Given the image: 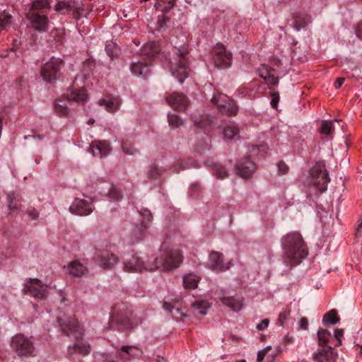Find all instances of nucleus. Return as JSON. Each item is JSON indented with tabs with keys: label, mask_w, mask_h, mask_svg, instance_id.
I'll use <instances>...</instances> for the list:
<instances>
[{
	"label": "nucleus",
	"mask_w": 362,
	"mask_h": 362,
	"mask_svg": "<svg viewBox=\"0 0 362 362\" xmlns=\"http://www.w3.org/2000/svg\"><path fill=\"white\" fill-rule=\"evenodd\" d=\"M279 172L281 175H285L288 171V165L284 162H279L277 165Z\"/></svg>",
	"instance_id": "nucleus-52"
},
{
	"label": "nucleus",
	"mask_w": 362,
	"mask_h": 362,
	"mask_svg": "<svg viewBox=\"0 0 362 362\" xmlns=\"http://www.w3.org/2000/svg\"><path fill=\"white\" fill-rule=\"evenodd\" d=\"M209 307H210V303L208 301L204 300H196L192 304L193 310L195 312H197V313L201 314V315H206V310H207V309L209 308Z\"/></svg>",
	"instance_id": "nucleus-36"
},
{
	"label": "nucleus",
	"mask_w": 362,
	"mask_h": 362,
	"mask_svg": "<svg viewBox=\"0 0 362 362\" xmlns=\"http://www.w3.org/2000/svg\"><path fill=\"white\" fill-rule=\"evenodd\" d=\"M90 352V346L89 344L83 339H76L73 346L68 347V355L70 358L74 359L76 354L81 356H86Z\"/></svg>",
	"instance_id": "nucleus-20"
},
{
	"label": "nucleus",
	"mask_w": 362,
	"mask_h": 362,
	"mask_svg": "<svg viewBox=\"0 0 362 362\" xmlns=\"http://www.w3.org/2000/svg\"><path fill=\"white\" fill-rule=\"evenodd\" d=\"M33 28L40 32H45L48 30L49 19L47 15L33 11L26 14Z\"/></svg>",
	"instance_id": "nucleus-16"
},
{
	"label": "nucleus",
	"mask_w": 362,
	"mask_h": 362,
	"mask_svg": "<svg viewBox=\"0 0 362 362\" xmlns=\"http://www.w3.org/2000/svg\"><path fill=\"white\" fill-rule=\"evenodd\" d=\"M47 284H43L38 279H30L27 281L24 290L27 294L37 299H43L47 297L48 291Z\"/></svg>",
	"instance_id": "nucleus-12"
},
{
	"label": "nucleus",
	"mask_w": 362,
	"mask_h": 362,
	"mask_svg": "<svg viewBox=\"0 0 362 362\" xmlns=\"http://www.w3.org/2000/svg\"><path fill=\"white\" fill-rule=\"evenodd\" d=\"M160 48L156 42H148L146 43L141 49V54L148 58H153L159 54Z\"/></svg>",
	"instance_id": "nucleus-32"
},
{
	"label": "nucleus",
	"mask_w": 362,
	"mask_h": 362,
	"mask_svg": "<svg viewBox=\"0 0 362 362\" xmlns=\"http://www.w3.org/2000/svg\"><path fill=\"white\" fill-rule=\"evenodd\" d=\"M267 149V147L264 145L259 146H252L250 149V152L251 153V156L262 157L266 153Z\"/></svg>",
	"instance_id": "nucleus-46"
},
{
	"label": "nucleus",
	"mask_w": 362,
	"mask_h": 362,
	"mask_svg": "<svg viewBox=\"0 0 362 362\" xmlns=\"http://www.w3.org/2000/svg\"><path fill=\"white\" fill-rule=\"evenodd\" d=\"M26 214H28V217L32 220H35L39 215L37 211L35 208L31 206L27 209Z\"/></svg>",
	"instance_id": "nucleus-50"
},
{
	"label": "nucleus",
	"mask_w": 362,
	"mask_h": 362,
	"mask_svg": "<svg viewBox=\"0 0 362 362\" xmlns=\"http://www.w3.org/2000/svg\"><path fill=\"white\" fill-rule=\"evenodd\" d=\"M93 210L91 199H83L76 198L69 206V211L71 214L78 216H88Z\"/></svg>",
	"instance_id": "nucleus-15"
},
{
	"label": "nucleus",
	"mask_w": 362,
	"mask_h": 362,
	"mask_svg": "<svg viewBox=\"0 0 362 362\" xmlns=\"http://www.w3.org/2000/svg\"><path fill=\"white\" fill-rule=\"evenodd\" d=\"M311 181L320 192L327 190L329 178L325 165L322 162H317L310 170Z\"/></svg>",
	"instance_id": "nucleus-10"
},
{
	"label": "nucleus",
	"mask_w": 362,
	"mask_h": 362,
	"mask_svg": "<svg viewBox=\"0 0 362 362\" xmlns=\"http://www.w3.org/2000/svg\"><path fill=\"white\" fill-rule=\"evenodd\" d=\"M79 1L81 2V1L74 0L71 3L66 1H59L56 4L54 9L62 14H65L71 10H74L76 18H79L83 11L82 7L79 5Z\"/></svg>",
	"instance_id": "nucleus-18"
},
{
	"label": "nucleus",
	"mask_w": 362,
	"mask_h": 362,
	"mask_svg": "<svg viewBox=\"0 0 362 362\" xmlns=\"http://www.w3.org/2000/svg\"><path fill=\"white\" fill-rule=\"evenodd\" d=\"M183 261L181 251L177 248L163 245L160 250L159 256L155 257L151 263L150 269L155 271L160 269L168 272L180 266Z\"/></svg>",
	"instance_id": "nucleus-2"
},
{
	"label": "nucleus",
	"mask_w": 362,
	"mask_h": 362,
	"mask_svg": "<svg viewBox=\"0 0 362 362\" xmlns=\"http://www.w3.org/2000/svg\"><path fill=\"white\" fill-rule=\"evenodd\" d=\"M130 71L135 76L142 77L146 79L151 73V66L146 61H138L131 64Z\"/></svg>",
	"instance_id": "nucleus-21"
},
{
	"label": "nucleus",
	"mask_w": 362,
	"mask_h": 362,
	"mask_svg": "<svg viewBox=\"0 0 362 362\" xmlns=\"http://www.w3.org/2000/svg\"><path fill=\"white\" fill-rule=\"evenodd\" d=\"M64 269L66 273L75 277L84 276L88 272V268L78 260L69 262L64 267Z\"/></svg>",
	"instance_id": "nucleus-25"
},
{
	"label": "nucleus",
	"mask_w": 362,
	"mask_h": 362,
	"mask_svg": "<svg viewBox=\"0 0 362 362\" xmlns=\"http://www.w3.org/2000/svg\"><path fill=\"white\" fill-rule=\"evenodd\" d=\"M211 168H212L214 175L219 179H223L228 177V174L225 168L219 163H211Z\"/></svg>",
	"instance_id": "nucleus-41"
},
{
	"label": "nucleus",
	"mask_w": 362,
	"mask_h": 362,
	"mask_svg": "<svg viewBox=\"0 0 362 362\" xmlns=\"http://www.w3.org/2000/svg\"><path fill=\"white\" fill-rule=\"evenodd\" d=\"M285 262L290 266L300 264L308 255V249L301 235L298 232H291L281 239Z\"/></svg>",
	"instance_id": "nucleus-1"
},
{
	"label": "nucleus",
	"mask_w": 362,
	"mask_h": 362,
	"mask_svg": "<svg viewBox=\"0 0 362 362\" xmlns=\"http://www.w3.org/2000/svg\"><path fill=\"white\" fill-rule=\"evenodd\" d=\"M93 122H94V119H90L88 121V124H93Z\"/></svg>",
	"instance_id": "nucleus-64"
},
{
	"label": "nucleus",
	"mask_w": 362,
	"mask_h": 362,
	"mask_svg": "<svg viewBox=\"0 0 362 362\" xmlns=\"http://www.w3.org/2000/svg\"><path fill=\"white\" fill-rule=\"evenodd\" d=\"M122 148L127 155H135L138 153V150L132 146V142L128 139L122 141Z\"/></svg>",
	"instance_id": "nucleus-43"
},
{
	"label": "nucleus",
	"mask_w": 362,
	"mask_h": 362,
	"mask_svg": "<svg viewBox=\"0 0 362 362\" xmlns=\"http://www.w3.org/2000/svg\"><path fill=\"white\" fill-rule=\"evenodd\" d=\"M289 315H290V312L288 310L282 311L279 315V322L281 325H284V321L289 317Z\"/></svg>",
	"instance_id": "nucleus-53"
},
{
	"label": "nucleus",
	"mask_w": 362,
	"mask_h": 362,
	"mask_svg": "<svg viewBox=\"0 0 362 362\" xmlns=\"http://www.w3.org/2000/svg\"><path fill=\"white\" fill-rule=\"evenodd\" d=\"M90 151L95 157L103 158L110 153L111 148L106 141H94L90 144Z\"/></svg>",
	"instance_id": "nucleus-24"
},
{
	"label": "nucleus",
	"mask_w": 362,
	"mask_h": 362,
	"mask_svg": "<svg viewBox=\"0 0 362 362\" xmlns=\"http://www.w3.org/2000/svg\"><path fill=\"white\" fill-rule=\"evenodd\" d=\"M99 104L105 106L107 112L113 113L119 110L121 105V100L118 97L108 95L100 100L99 101Z\"/></svg>",
	"instance_id": "nucleus-29"
},
{
	"label": "nucleus",
	"mask_w": 362,
	"mask_h": 362,
	"mask_svg": "<svg viewBox=\"0 0 362 362\" xmlns=\"http://www.w3.org/2000/svg\"><path fill=\"white\" fill-rule=\"evenodd\" d=\"M194 125L197 128L202 129L204 133L200 136H196V139H199L194 144V149L197 152L202 153L206 150L210 148L209 144V138L207 132L211 128L214 124V118L209 115L203 114L199 115H194L192 117Z\"/></svg>",
	"instance_id": "nucleus-3"
},
{
	"label": "nucleus",
	"mask_w": 362,
	"mask_h": 362,
	"mask_svg": "<svg viewBox=\"0 0 362 362\" xmlns=\"http://www.w3.org/2000/svg\"><path fill=\"white\" fill-rule=\"evenodd\" d=\"M201 277L194 273H190L183 277V286L186 289H194L197 287Z\"/></svg>",
	"instance_id": "nucleus-35"
},
{
	"label": "nucleus",
	"mask_w": 362,
	"mask_h": 362,
	"mask_svg": "<svg viewBox=\"0 0 362 362\" xmlns=\"http://www.w3.org/2000/svg\"><path fill=\"white\" fill-rule=\"evenodd\" d=\"M218 298L223 305L235 312L240 311L243 308V299L241 298L222 296Z\"/></svg>",
	"instance_id": "nucleus-30"
},
{
	"label": "nucleus",
	"mask_w": 362,
	"mask_h": 362,
	"mask_svg": "<svg viewBox=\"0 0 362 362\" xmlns=\"http://www.w3.org/2000/svg\"><path fill=\"white\" fill-rule=\"evenodd\" d=\"M256 165L254 162L247 159L235 167L237 173L243 178L250 177L255 171Z\"/></svg>",
	"instance_id": "nucleus-27"
},
{
	"label": "nucleus",
	"mask_w": 362,
	"mask_h": 362,
	"mask_svg": "<svg viewBox=\"0 0 362 362\" xmlns=\"http://www.w3.org/2000/svg\"><path fill=\"white\" fill-rule=\"evenodd\" d=\"M211 102L216 105L218 110L223 115L233 117L238 114V107L233 100L222 92H216L213 95Z\"/></svg>",
	"instance_id": "nucleus-9"
},
{
	"label": "nucleus",
	"mask_w": 362,
	"mask_h": 362,
	"mask_svg": "<svg viewBox=\"0 0 362 362\" xmlns=\"http://www.w3.org/2000/svg\"><path fill=\"white\" fill-rule=\"evenodd\" d=\"M300 327L302 329H307L308 327V321L306 317H302L300 320Z\"/></svg>",
	"instance_id": "nucleus-58"
},
{
	"label": "nucleus",
	"mask_w": 362,
	"mask_h": 362,
	"mask_svg": "<svg viewBox=\"0 0 362 362\" xmlns=\"http://www.w3.org/2000/svg\"><path fill=\"white\" fill-rule=\"evenodd\" d=\"M11 16L8 14L0 15V31L4 30L7 25L11 23Z\"/></svg>",
	"instance_id": "nucleus-47"
},
{
	"label": "nucleus",
	"mask_w": 362,
	"mask_h": 362,
	"mask_svg": "<svg viewBox=\"0 0 362 362\" xmlns=\"http://www.w3.org/2000/svg\"><path fill=\"white\" fill-rule=\"evenodd\" d=\"M109 197L113 201H119L122 198V194L118 189L112 187L109 190Z\"/></svg>",
	"instance_id": "nucleus-48"
},
{
	"label": "nucleus",
	"mask_w": 362,
	"mask_h": 362,
	"mask_svg": "<svg viewBox=\"0 0 362 362\" xmlns=\"http://www.w3.org/2000/svg\"><path fill=\"white\" fill-rule=\"evenodd\" d=\"M281 351L280 346L272 348L271 346H268L264 349L259 351L257 354V361L258 362H275L276 357Z\"/></svg>",
	"instance_id": "nucleus-22"
},
{
	"label": "nucleus",
	"mask_w": 362,
	"mask_h": 362,
	"mask_svg": "<svg viewBox=\"0 0 362 362\" xmlns=\"http://www.w3.org/2000/svg\"><path fill=\"white\" fill-rule=\"evenodd\" d=\"M119 262L118 257L113 254L105 253L98 258V264L104 269H110Z\"/></svg>",
	"instance_id": "nucleus-31"
},
{
	"label": "nucleus",
	"mask_w": 362,
	"mask_h": 362,
	"mask_svg": "<svg viewBox=\"0 0 362 362\" xmlns=\"http://www.w3.org/2000/svg\"><path fill=\"white\" fill-rule=\"evenodd\" d=\"M87 99L86 92H71L70 96L60 98L54 103V110L60 117H65L69 113L68 105L71 102H83Z\"/></svg>",
	"instance_id": "nucleus-6"
},
{
	"label": "nucleus",
	"mask_w": 362,
	"mask_h": 362,
	"mask_svg": "<svg viewBox=\"0 0 362 362\" xmlns=\"http://www.w3.org/2000/svg\"><path fill=\"white\" fill-rule=\"evenodd\" d=\"M332 348L330 346H325L318 349L313 354L314 362H333Z\"/></svg>",
	"instance_id": "nucleus-28"
},
{
	"label": "nucleus",
	"mask_w": 362,
	"mask_h": 362,
	"mask_svg": "<svg viewBox=\"0 0 362 362\" xmlns=\"http://www.w3.org/2000/svg\"><path fill=\"white\" fill-rule=\"evenodd\" d=\"M166 101L173 109L177 111L185 110L189 104L187 98L182 92H172L166 97Z\"/></svg>",
	"instance_id": "nucleus-17"
},
{
	"label": "nucleus",
	"mask_w": 362,
	"mask_h": 362,
	"mask_svg": "<svg viewBox=\"0 0 362 362\" xmlns=\"http://www.w3.org/2000/svg\"><path fill=\"white\" fill-rule=\"evenodd\" d=\"M58 322L62 330L67 335L72 334L74 337L78 338L83 333L82 328L74 317L67 318L59 317Z\"/></svg>",
	"instance_id": "nucleus-13"
},
{
	"label": "nucleus",
	"mask_w": 362,
	"mask_h": 362,
	"mask_svg": "<svg viewBox=\"0 0 362 362\" xmlns=\"http://www.w3.org/2000/svg\"><path fill=\"white\" fill-rule=\"evenodd\" d=\"M168 119L169 125L173 128L179 127L183 124V121L177 115L168 114Z\"/></svg>",
	"instance_id": "nucleus-45"
},
{
	"label": "nucleus",
	"mask_w": 362,
	"mask_h": 362,
	"mask_svg": "<svg viewBox=\"0 0 362 362\" xmlns=\"http://www.w3.org/2000/svg\"><path fill=\"white\" fill-rule=\"evenodd\" d=\"M139 322L134 323L129 317H123L119 315H113L110 317V325L112 327H114L115 325L118 326L117 328L123 329H132L135 325H137Z\"/></svg>",
	"instance_id": "nucleus-26"
},
{
	"label": "nucleus",
	"mask_w": 362,
	"mask_h": 362,
	"mask_svg": "<svg viewBox=\"0 0 362 362\" xmlns=\"http://www.w3.org/2000/svg\"><path fill=\"white\" fill-rule=\"evenodd\" d=\"M356 35L362 40V22L359 23L356 30Z\"/></svg>",
	"instance_id": "nucleus-60"
},
{
	"label": "nucleus",
	"mask_w": 362,
	"mask_h": 362,
	"mask_svg": "<svg viewBox=\"0 0 362 362\" xmlns=\"http://www.w3.org/2000/svg\"><path fill=\"white\" fill-rule=\"evenodd\" d=\"M50 4L48 0H35L31 5V9L33 11H38L49 8Z\"/></svg>",
	"instance_id": "nucleus-44"
},
{
	"label": "nucleus",
	"mask_w": 362,
	"mask_h": 362,
	"mask_svg": "<svg viewBox=\"0 0 362 362\" xmlns=\"http://www.w3.org/2000/svg\"><path fill=\"white\" fill-rule=\"evenodd\" d=\"M8 206L11 212H14L21 209L23 207V199L19 194L15 193H9L8 194Z\"/></svg>",
	"instance_id": "nucleus-34"
},
{
	"label": "nucleus",
	"mask_w": 362,
	"mask_h": 362,
	"mask_svg": "<svg viewBox=\"0 0 362 362\" xmlns=\"http://www.w3.org/2000/svg\"><path fill=\"white\" fill-rule=\"evenodd\" d=\"M188 51L187 49H175L170 61V67L173 76L177 78L180 83H182L188 77Z\"/></svg>",
	"instance_id": "nucleus-4"
},
{
	"label": "nucleus",
	"mask_w": 362,
	"mask_h": 362,
	"mask_svg": "<svg viewBox=\"0 0 362 362\" xmlns=\"http://www.w3.org/2000/svg\"><path fill=\"white\" fill-rule=\"evenodd\" d=\"M317 337L320 346L324 347L328 346L327 343L331 337V334L327 329H320L317 332Z\"/></svg>",
	"instance_id": "nucleus-40"
},
{
	"label": "nucleus",
	"mask_w": 362,
	"mask_h": 362,
	"mask_svg": "<svg viewBox=\"0 0 362 362\" xmlns=\"http://www.w3.org/2000/svg\"><path fill=\"white\" fill-rule=\"evenodd\" d=\"M141 351L135 346H122L119 355L122 358L127 359V357L126 355H129L131 356H138L141 354Z\"/></svg>",
	"instance_id": "nucleus-37"
},
{
	"label": "nucleus",
	"mask_w": 362,
	"mask_h": 362,
	"mask_svg": "<svg viewBox=\"0 0 362 362\" xmlns=\"http://www.w3.org/2000/svg\"><path fill=\"white\" fill-rule=\"evenodd\" d=\"M362 233V221H359L357 228H356V235H358Z\"/></svg>",
	"instance_id": "nucleus-63"
},
{
	"label": "nucleus",
	"mask_w": 362,
	"mask_h": 362,
	"mask_svg": "<svg viewBox=\"0 0 362 362\" xmlns=\"http://www.w3.org/2000/svg\"><path fill=\"white\" fill-rule=\"evenodd\" d=\"M208 264L209 267L217 272L227 270L230 268V262H224L223 255L218 252H211Z\"/></svg>",
	"instance_id": "nucleus-19"
},
{
	"label": "nucleus",
	"mask_w": 362,
	"mask_h": 362,
	"mask_svg": "<svg viewBox=\"0 0 362 362\" xmlns=\"http://www.w3.org/2000/svg\"><path fill=\"white\" fill-rule=\"evenodd\" d=\"M199 186L198 184H193L191 185L189 189V193L190 194V196H194V193L199 190Z\"/></svg>",
	"instance_id": "nucleus-59"
},
{
	"label": "nucleus",
	"mask_w": 362,
	"mask_h": 362,
	"mask_svg": "<svg viewBox=\"0 0 362 362\" xmlns=\"http://www.w3.org/2000/svg\"><path fill=\"white\" fill-rule=\"evenodd\" d=\"M211 59L216 67L225 69L230 66L233 54L223 44L218 43L211 50Z\"/></svg>",
	"instance_id": "nucleus-7"
},
{
	"label": "nucleus",
	"mask_w": 362,
	"mask_h": 362,
	"mask_svg": "<svg viewBox=\"0 0 362 362\" xmlns=\"http://www.w3.org/2000/svg\"><path fill=\"white\" fill-rule=\"evenodd\" d=\"M269 324V320L268 319L263 320L259 324L257 325L256 328L259 330H264L266 329Z\"/></svg>",
	"instance_id": "nucleus-55"
},
{
	"label": "nucleus",
	"mask_w": 362,
	"mask_h": 362,
	"mask_svg": "<svg viewBox=\"0 0 362 362\" xmlns=\"http://www.w3.org/2000/svg\"><path fill=\"white\" fill-rule=\"evenodd\" d=\"M141 216H144V220H142L141 225L139 226H136L134 230L133 231V235L135 237L132 240V243H136L143 239V233L147 228L145 221L148 223L152 220V214L151 211L148 209H144L141 213Z\"/></svg>",
	"instance_id": "nucleus-23"
},
{
	"label": "nucleus",
	"mask_w": 362,
	"mask_h": 362,
	"mask_svg": "<svg viewBox=\"0 0 362 362\" xmlns=\"http://www.w3.org/2000/svg\"><path fill=\"white\" fill-rule=\"evenodd\" d=\"M345 81L344 78H338L334 83L335 89H339Z\"/></svg>",
	"instance_id": "nucleus-57"
},
{
	"label": "nucleus",
	"mask_w": 362,
	"mask_h": 362,
	"mask_svg": "<svg viewBox=\"0 0 362 362\" xmlns=\"http://www.w3.org/2000/svg\"><path fill=\"white\" fill-rule=\"evenodd\" d=\"M344 335V331L341 329H336L334 330V337L337 340V346L341 345V338Z\"/></svg>",
	"instance_id": "nucleus-51"
},
{
	"label": "nucleus",
	"mask_w": 362,
	"mask_h": 362,
	"mask_svg": "<svg viewBox=\"0 0 362 362\" xmlns=\"http://www.w3.org/2000/svg\"><path fill=\"white\" fill-rule=\"evenodd\" d=\"M339 321V317L337 312L335 310H332L327 313L323 317V323L325 325L328 324L334 325Z\"/></svg>",
	"instance_id": "nucleus-39"
},
{
	"label": "nucleus",
	"mask_w": 362,
	"mask_h": 362,
	"mask_svg": "<svg viewBox=\"0 0 362 362\" xmlns=\"http://www.w3.org/2000/svg\"><path fill=\"white\" fill-rule=\"evenodd\" d=\"M175 1L176 0H171V1H169L168 2H165L164 13H168V11H170V10H171L174 7Z\"/></svg>",
	"instance_id": "nucleus-56"
},
{
	"label": "nucleus",
	"mask_w": 362,
	"mask_h": 362,
	"mask_svg": "<svg viewBox=\"0 0 362 362\" xmlns=\"http://www.w3.org/2000/svg\"><path fill=\"white\" fill-rule=\"evenodd\" d=\"M223 137L225 140H233L239 137V128L235 123H230L224 127Z\"/></svg>",
	"instance_id": "nucleus-33"
},
{
	"label": "nucleus",
	"mask_w": 362,
	"mask_h": 362,
	"mask_svg": "<svg viewBox=\"0 0 362 362\" xmlns=\"http://www.w3.org/2000/svg\"><path fill=\"white\" fill-rule=\"evenodd\" d=\"M279 101V95L278 92H272L271 94V106L277 110L278 103Z\"/></svg>",
	"instance_id": "nucleus-49"
},
{
	"label": "nucleus",
	"mask_w": 362,
	"mask_h": 362,
	"mask_svg": "<svg viewBox=\"0 0 362 362\" xmlns=\"http://www.w3.org/2000/svg\"><path fill=\"white\" fill-rule=\"evenodd\" d=\"M163 307L165 310L170 312V313H172L173 309L174 308L173 305H172L170 303H168V302H164Z\"/></svg>",
	"instance_id": "nucleus-61"
},
{
	"label": "nucleus",
	"mask_w": 362,
	"mask_h": 362,
	"mask_svg": "<svg viewBox=\"0 0 362 362\" xmlns=\"http://www.w3.org/2000/svg\"><path fill=\"white\" fill-rule=\"evenodd\" d=\"M186 168H187V166L185 165V166H182V167H179V168H178V165H175L173 167L172 170H173V173H177L180 172V170L181 169L183 170V169H185Z\"/></svg>",
	"instance_id": "nucleus-62"
},
{
	"label": "nucleus",
	"mask_w": 362,
	"mask_h": 362,
	"mask_svg": "<svg viewBox=\"0 0 362 362\" xmlns=\"http://www.w3.org/2000/svg\"><path fill=\"white\" fill-rule=\"evenodd\" d=\"M154 7L157 11L164 13L165 1L163 0H156L154 4Z\"/></svg>",
	"instance_id": "nucleus-54"
},
{
	"label": "nucleus",
	"mask_w": 362,
	"mask_h": 362,
	"mask_svg": "<svg viewBox=\"0 0 362 362\" xmlns=\"http://www.w3.org/2000/svg\"><path fill=\"white\" fill-rule=\"evenodd\" d=\"M333 122L334 121L323 120L320 128V133L325 135L331 134L334 129Z\"/></svg>",
	"instance_id": "nucleus-42"
},
{
	"label": "nucleus",
	"mask_w": 362,
	"mask_h": 362,
	"mask_svg": "<svg viewBox=\"0 0 362 362\" xmlns=\"http://www.w3.org/2000/svg\"><path fill=\"white\" fill-rule=\"evenodd\" d=\"M63 66V61L59 58L52 57L42 67L40 75L43 81L53 83Z\"/></svg>",
	"instance_id": "nucleus-11"
},
{
	"label": "nucleus",
	"mask_w": 362,
	"mask_h": 362,
	"mask_svg": "<svg viewBox=\"0 0 362 362\" xmlns=\"http://www.w3.org/2000/svg\"><path fill=\"white\" fill-rule=\"evenodd\" d=\"M151 263L137 253L127 254L124 259V270L128 272H153L150 269Z\"/></svg>",
	"instance_id": "nucleus-8"
},
{
	"label": "nucleus",
	"mask_w": 362,
	"mask_h": 362,
	"mask_svg": "<svg viewBox=\"0 0 362 362\" xmlns=\"http://www.w3.org/2000/svg\"><path fill=\"white\" fill-rule=\"evenodd\" d=\"M165 170L163 168H159L156 165H151L148 173H147V177L149 180H156L160 177V176L164 173Z\"/></svg>",
	"instance_id": "nucleus-38"
},
{
	"label": "nucleus",
	"mask_w": 362,
	"mask_h": 362,
	"mask_svg": "<svg viewBox=\"0 0 362 362\" xmlns=\"http://www.w3.org/2000/svg\"><path fill=\"white\" fill-rule=\"evenodd\" d=\"M12 350L21 357L35 356V348L31 340L23 334L13 336L11 341Z\"/></svg>",
	"instance_id": "nucleus-5"
},
{
	"label": "nucleus",
	"mask_w": 362,
	"mask_h": 362,
	"mask_svg": "<svg viewBox=\"0 0 362 362\" xmlns=\"http://www.w3.org/2000/svg\"><path fill=\"white\" fill-rule=\"evenodd\" d=\"M257 72L268 89H272L278 84L279 77L274 69L267 64H262L257 69Z\"/></svg>",
	"instance_id": "nucleus-14"
}]
</instances>
